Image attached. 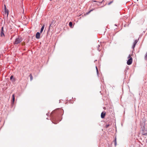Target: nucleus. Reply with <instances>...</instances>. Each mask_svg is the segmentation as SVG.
Wrapping results in <instances>:
<instances>
[{
  "mask_svg": "<svg viewBox=\"0 0 147 147\" xmlns=\"http://www.w3.org/2000/svg\"><path fill=\"white\" fill-rule=\"evenodd\" d=\"M96 71L97 75H98V68H97V66L96 67Z\"/></svg>",
  "mask_w": 147,
  "mask_h": 147,
  "instance_id": "4468645a",
  "label": "nucleus"
},
{
  "mask_svg": "<svg viewBox=\"0 0 147 147\" xmlns=\"http://www.w3.org/2000/svg\"><path fill=\"white\" fill-rule=\"evenodd\" d=\"M51 26H50V25H49V29H48V30H50V29H51Z\"/></svg>",
  "mask_w": 147,
  "mask_h": 147,
  "instance_id": "5701e85b",
  "label": "nucleus"
},
{
  "mask_svg": "<svg viewBox=\"0 0 147 147\" xmlns=\"http://www.w3.org/2000/svg\"><path fill=\"white\" fill-rule=\"evenodd\" d=\"M109 126V124H107L106 125V128H107Z\"/></svg>",
  "mask_w": 147,
  "mask_h": 147,
  "instance_id": "412c9836",
  "label": "nucleus"
},
{
  "mask_svg": "<svg viewBox=\"0 0 147 147\" xmlns=\"http://www.w3.org/2000/svg\"><path fill=\"white\" fill-rule=\"evenodd\" d=\"M49 113H47V115H49Z\"/></svg>",
  "mask_w": 147,
  "mask_h": 147,
  "instance_id": "b1692460",
  "label": "nucleus"
},
{
  "mask_svg": "<svg viewBox=\"0 0 147 147\" xmlns=\"http://www.w3.org/2000/svg\"><path fill=\"white\" fill-rule=\"evenodd\" d=\"M93 10L92 9H91L90 10L88 13H87V14H88L90 13L91 11H92Z\"/></svg>",
  "mask_w": 147,
  "mask_h": 147,
  "instance_id": "aec40b11",
  "label": "nucleus"
},
{
  "mask_svg": "<svg viewBox=\"0 0 147 147\" xmlns=\"http://www.w3.org/2000/svg\"><path fill=\"white\" fill-rule=\"evenodd\" d=\"M143 132L142 133V134L144 135H147V132H145V131H144L143 130L142 131Z\"/></svg>",
  "mask_w": 147,
  "mask_h": 147,
  "instance_id": "f8f14e48",
  "label": "nucleus"
},
{
  "mask_svg": "<svg viewBox=\"0 0 147 147\" xmlns=\"http://www.w3.org/2000/svg\"><path fill=\"white\" fill-rule=\"evenodd\" d=\"M40 33L39 32H37L36 35V38L37 39H39L40 37Z\"/></svg>",
  "mask_w": 147,
  "mask_h": 147,
  "instance_id": "39448f33",
  "label": "nucleus"
},
{
  "mask_svg": "<svg viewBox=\"0 0 147 147\" xmlns=\"http://www.w3.org/2000/svg\"><path fill=\"white\" fill-rule=\"evenodd\" d=\"M105 113H104L103 112H102L101 115V117L102 118H104L105 117Z\"/></svg>",
  "mask_w": 147,
  "mask_h": 147,
  "instance_id": "423d86ee",
  "label": "nucleus"
},
{
  "mask_svg": "<svg viewBox=\"0 0 147 147\" xmlns=\"http://www.w3.org/2000/svg\"><path fill=\"white\" fill-rule=\"evenodd\" d=\"M135 46H136V45H134L133 44V46L132 47V48L133 49H134V48L135 47Z\"/></svg>",
  "mask_w": 147,
  "mask_h": 147,
  "instance_id": "a211bd4d",
  "label": "nucleus"
},
{
  "mask_svg": "<svg viewBox=\"0 0 147 147\" xmlns=\"http://www.w3.org/2000/svg\"><path fill=\"white\" fill-rule=\"evenodd\" d=\"M138 42V41L137 40H135L134 42L133 43V44L136 45V44H137Z\"/></svg>",
  "mask_w": 147,
  "mask_h": 147,
  "instance_id": "2eb2a0df",
  "label": "nucleus"
},
{
  "mask_svg": "<svg viewBox=\"0 0 147 147\" xmlns=\"http://www.w3.org/2000/svg\"><path fill=\"white\" fill-rule=\"evenodd\" d=\"M113 142L115 146L117 144L116 137H115V140L113 141Z\"/></svg>",
  "mask_w": 147,
  "mask_h": 147,
  "instance_id": "1a4fd4ad",
  "label": "nucleus"
},
{
  "mask_svg": "<svg viewBox=\"0 0 147 147\" xmlns=\"http://www.w3.org/2000/svg\"><path fill=\"white\" fill-rule=\"evenodd\" d=\"M92 2H96V1L95 0H92Z\"/></svg>",
  "mask_w": 147,
  "mask_h": 147,
  "instance_id": "4be33fe9",
  "label": "nucleus"
},
{
  "mask_svg": "<svg viewBox=\"0 0 147 147\" xmlns=\"http://www.w3.org/2000/svg\"><path fill=\"white\" fill-rule=\"evenodd\" d=\"M128 58L129 59L127 60V65H129L132 63V58L131 57L130 55H129L128 56Z\"/></svg>",
  "mask_w": 147,
  "mask_h": 147,
  "instance_id": "f257e3e1",
  "label": "nucleus"
},
{
  "mask_svg": "<svg viewBox=\"0 0 147 147\" xmlns=\"http://www.w3.org/2000/svg\"><path fill=\"white\" fill-rule=\"evenodd\" d=\"M4 9L5 13V14H7V16H8V11L7 10L6 7L5 5H4Z\"/></svg>",
  "mask_w": 147,
  "mask_h": 147,
  "instance_id": "20e7f679",
  "label": "nucleus"
},
{
  "mask_svg": "<svg viewBox=\"0 0 147 147\" xmlns=\"http://www.w3.org/2000/svg\"><path fill=\"white\" fill-rule=\"evenodd\" d=\"M137 1H138V0H137Z\"/></svg>",
  "mask_w": 147,
  "mask_h": 147,
  "instance_id": "a878e982",
  "label": "nucleus"
},
{
  "mask_svg": "<svg viewBox=\"0 0 147 147\" xmlns=\"http://www.w3.org/2000/svg\"><path fill=\"white\" fill-rule=\"evenodd\" d=\"M22 41V40L21 38L18 37L16 39L14 43L15 44H17L20 43Z\"/></svg>",
  "mask_w": 147,
  "mask_h": 147,
  "instance_id": "f03ea898",
  "label": "nucleus"
},
{
  "mask_svg": "<svg viewBox=\"0 0 147 147\" xmlns=\"http://www.w3.org/2000/svg\"><path fill=\"white\" fill-rule=\"evenodd\" d=\"M15 101V97H14V94H13L12 95V102L13 104V103L14 101Z\"/></svg>",
  "mask_w": 147,
  "mask_h": 147,
  "instance_id": "6e6552de",
  "label": "nucleus"
},
{
  "mask_svg": "<svg viewBox=\"0 0 147 147\" xmlns=\"http://www.w3.org/2000/svg\"><path fill=\"white\" fill-rule=\"evenodd\" d=\"M29 76L30 77V80L32 81L33 79V77L31 74Z\"/></svg>",
  "mask_w": 147,
  "mask_h": 147,
  "instance_id": "ddd939ff",
  "label": "nucleus"
},
{
  "mask_svg": "<svg viewBox=\"0 0 147 147\" xmlns=\"http://www.w3.org/2000/svg\"><path fill=\"white\" fill-rule=\"evenodd\" d=\"M5 32V30H4L3 27H2L1 28V32L0 33V35L1 36L3 37H4L5 35L4 33Z\"/></svg>",
  "mask_w": 147,
  "mask_h": 147,
  "instance_id": "7ed1b4c3",
  "label": "nucleus"
},
{
  "mask_svg": "<svg viewBox=\"0 0 147 147\" xmlns=\"http://www.w3.org/2000/svg\"><path fill=\"white\" fill-rule=\"evenodd\" d=\"M10 80H11L13 81H14L15 79L14 78H13V76H11L10 78Z\"/></svg>",
  "mask_w": 147,
  "mask_h": 147,
  "instance_id": "9d476101",
  "label": "nucleus"
},
{
  "mask_svg": "<svg viewBox=\"0 0 147 147\" xmlns=\"http://www.w3.org/2000/svg\"><path fill=\"white\" fill-rule=\"evenodd\" d=\"M45 25L44 24L42 26L40 31V33H41L45 27Z\"/></svg>",
  "mask_w": 147,
  "mask_h": 147,
  "instance_id": "0eeeda50",
  "label": "nucleus"
},
{
  "mask_svg": "<svg viewBox=\"0 0 147 147\" xmlns=\"http://www.w3.org/2000/svg\"><path fill=\"white\" fill-rule=\"evenodd\" d=\"M69 25L70 27H71L72 26V23L71 22H70L69 23Z\"/></svg>",
  "mask_w": 147,
  "mask_h": 147,
  "instance_id": "dca6fc26",
  "label": "nucleus"
},
{
  "mask_svg": "<svg viewBox=\"0 0 147 147\" xmlns=\"http://www.w3.org/2000/svg\"><path fill=\"white\" fill-rule=\"evenodd\" d=\"M100 47V45H98V46H97V50L99 51H100V50H101V49H99V47Z\"/></svg>",
  "mask_w": 147,
  "mask_h": 147,
  "instance_id": "9b49d317",
  "label": "nucleus"
},
{
  "mask_svg": "<svg viewBox=\"0 0 147 147\" xmlns=\"http://www.w3.org/2000/svg\"><path fill=\"white\" fill-rule=\"evenodd\" d=\"M49 0V1H52V0Z\"/></svg>",
  "mask_w": 147,
  "mask_h": 147,
  "instance_id": "393cba45",
  "label": "nucleus"
},
{
  "mask_svg": "<svg viewBox=\"0 0 147 147\" xmlns=\"http://www.w3.org/2000/svg\"><path fill=\"white\" fill-rule=\"evenodd\" d=\"M53 22L54 21H53L51 23V24H50V26H52V25H53Z\"/></svg>",
  "mask_w": 147,
  "mask_h": 147,
  "instance_id": "f3484780",
  "label": "nucleus"
},
{
  "mask_svg": "<svg viewBox=\"0 0 147 147\" xmlns=\"http://www.w3.org/2000/svg\"><path fill=\"white\" fill-rule=\"evenodd\" d=\"M113 1H110L109 3L108 4L109 5H110V4H111V3H113Z\"/></svg>",
  "mask_w": 147,
  "mask_h": 147,
  "instance_id": "6ab92c4d",
  "label": "nucleus"
}]
</instances>
